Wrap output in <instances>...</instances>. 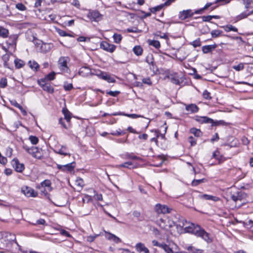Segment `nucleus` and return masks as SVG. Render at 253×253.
<instances>
[{"instance_id":"5fc2aeb1","label":"nucleus","mask_w":253,"mask_h":253,"mask_svg":"<svg viewBox=\"0 0 253 253\" xmlns=\"http://www.w3.org/2000/svg\"><path fill=\"white\" fill-rule=\"evenodd\" d=\"M29 140L33 144H36L39 141L38 138L35 136H30L29 137Z\"/></svg>"},{"instance_id":"de8ad7c7","label":"nucleus","mask_w":253,"mask_h":253,"mask_svg":"<svg viewBox=\"0 0 253 253\" xmlns=\"http://www.w3.org/2000/svg\"><path fill=\"white\" fill-rule=\"evenodd\" d=\"M232 68L237 71H240L244 69V64L240 63L237 65L233 66Z\"/></svg>"},{"instance_id":"a878e982","label":"nucleus","mask_w":253,"mask_h":253,"mask_svg":"<svg viewBox=\"0 0 253 253\" xmlns=\"http://www.w3.org/2000/svg\"><path fill=\"white\" fill-rule=\"evenodd\" d=\"M216 44L205 45L202 47V51L204 53H208L214 49L216 47Z\"/></svg>"},{"instance_id":"7c9ffc66","label":"nucleus","mask_w":253,"mask_h":253,"mask_svg":"<svg viewBox=\"0 0 253 253\" xmlns=\"http://www.w3.org/2000/svg\"><path fill=\"white\" fill-rule=\"evenodd\" d=\"M222 28L227 32L230 31L238 32V29L232 25H227L222 26Z\"/></svg>"},{"instance_id":"0eeeda50","label":"nucleus","mask_w":253,"mask_h":253,"mask_svg":"<svg viewBox=\"0 0 253 253\" xmlns=\"http://www.w3.org/2000/svg\"><path fill=\"white\" fill-rule=\"evenodd\" d=\"M21 191L27 197H36L38 196V193L34 189L28 186L22 187Z\"/></svg>"},{"instance_id":"a211bd4d","label":"nucleus","mask_w":253,"mask_h":253,"mask_svg":"<svg viewBox=\"0 0 253 253\" xmlns=\"http://www.w3.org/2000/svg\"><path fill=\"white\" fill-rule=\"evenodd\" d=\"M135 248L140 253H149V250L145 246L144 244L141 243L136 244Z\"/></svg>"},{"instance_id":"e2e57ef3","label":"nucleus","mask_w":253,"mask_h":253,"mask_svg":"<svg viewBox=\"0 0 253 253\" xmlns=\"http://www.w3.org/2000/svg\"><path fill=\"white\" fill-rule=\"evenodd\" d=\"M120 92L119 91H109L107 92V94H109L112 96H117Z\"/></svg>"},{"instance_id":"9b49d317","label":"nucleus","mask_w":253,"mask_h":253,"mask_svg":"<svg viewBox=\"0 0 253 253\" xmlns=\"http://www.w3.org/2000/svg\"><path fill=\"white\" fill-rule=\"evenodd\" d=\"M194 14H195V12H193L191 9L184 10L179 12L178 17L183 20L192 17Z\"/></svg>"},{"instance_id":"4468645a","label":"nucleus","mask_w":253,"mask_h":253,"mask_svg":"<svg viewBox=\"0 0 253 253\" xmlns=\"http://www.w3.org/2000/svg\"><path fill=\"white\" fill-rule=\"evenodd\" d=\"M37 188H46L48 191H51L52 188L51 187V182L50 180L45 179L42 181L40 185L36 186Z\"/></svg>"},{"instance_id":"4d7b16f0","label":"nucleus","mask_w":253,"mask_h":253,"mask_svg":"<svg viewBox=\"0 0 253 253\" xmlns=\"http://www.w3.org/2000/svg\"><path fill=\"white\" fill-rule=\"evenodd\" d=\"M73 88V86L72 84H64V88L66 91L71 90Z\"/></svg>"},{"instance_id":"f8f14e48","label":"nucleus","mask_w":253,"mask_h":253,"mask_svg":"<svg viewBox=\"0 0 253 253\" xmlns=\"http://www.w3.org/2000/svg\"><path fill=\"white\" fill-rule=\"evenodd\" d=\"M99 73H96V75L98 76L100 78L106 81L109 83H113L116 82L115 79L107 73L103 72L101 71H99Z\"/></svg>"},{"instance_id":"f03ea898","label":"nucleus","mask_w":253,"mask_h":253,"mask_svg":"<svg viewBox=\"0 0 253 253\" xmlns=\"http://www.w3.org/2000/svg\"><path fill=\"white\" fill-rule=\"evenodd\" d=\"M23 148L35 158L41 159L42 157V150L37 147H29L27 146H24Z\"/></svg>"},{"instance_id":"dca6fc26","label":"nucleus","mask_w":253,"mask_h":253,"mask_svg":"<svg viewBox=\"0 0 253 253\" xmlns=\"http://www.w3.org/2000/svg\"><path fill=\"white\" fill-rule=\"evenodd\" d=\"M195 120L196 121L200 123H209L213 124V123H214V121L212 119L206 116H196L195 117Z\"/></svg>"},{"instance_id":"473e14b6","label":"nucleus","mask_w":253,"mask_h":253,"mask_svg":"<svg viewBox=\"0 0 253 253\" xmlns=\"http://www.w3.org/2000/svg\"><path fill=\"white\" fill-rule=\"evenodd\" d=\"M8 30L2 27H0V37L5 38L8 36Z\"/></svg>"},{"instance_id":"2eb2a0df","label":"nucleus","mask_w":253,"mask_h":253,"mask_svg":"<svg viewBox=\"0 0 253 253\" xmlns=\"http://www.w3.org/2000/svg\"><path fill=\"white\" fill-rule=\"evenodd\" d=\"M157 223L161 228L166 230H169L172 227V223H170L169 221V225L166 224L165 221L162 218H160L159 220H158Z\"/></svg>"},{"instance_id":"052dcab7","label":"nucleus","mask_w":253,"mask_h":253,"mask_svg":"<svg viewBox=\"0 0 253 253\" xmlns=\"http://www.w3.org/2000/svg\"><path fill=\"white\" fill-rule=\"evenodd\" d=\"M203 96L206 99H210L211 98L210 96V93L207 90L203 92Z\"/></svg>"},{"instance_id":"f3484780","label":"nucleus","mask_w":253,"mask_h":253,"mask_svg":"<svg viewBox=\"0 0 253 253\" xmlns=\"http://www.w3.org/2000/svg\"><path fill=\"white\" fill-rule=\"evenodd\" d=\"M105 236L108 240H111L116 243H118L121 242V239L114 234L106 231H105Z\"/></svg>"},{"instance_id":"aec40b11","label":"nucleus","mask_w":253,"mask_h":253,"mask_svg":"<svg viewBox=\"0 0 253 253\" xmlns=\"http://www.w3.org/2000/svg\"><path fill=\"white\" fill-rule=\"evenodd\" d=\"M188 222L183 217H181L179 218L178 221L177 222H172V225H175L176 227H180V228L184 227L188 224Z\"/></svg>"},{"instance_id":"7ed1b4c3","label":"nucleus","mask_w":253,"mask_h":253,"mask_svg":"<svg viewBox=\"0 0 253 253\" xmlns=\"http://www.w3.org/2000/svg\"><path fill=\"white\" fill-rule=\"evenodd\" d=\"M69 61V58L67 57H61L58 61V67L60 71L63 73H68L69 71V67L67 66V63Z\"/></svg>"},{"instance_id":"c03bdc74","label":"nucleus","mask_w":253,"mask_h":253,"mask_svg":"<svg viewBox=\"0 0 253 253\" xmlns=\"http://www.w3.org/2000/svg\"><path fill=\"white\" fill-rule=\"evenodd\" d=\"M205 181H206V179L204 178H203L201 179H194L192 181L191 184L193 186H197L198 185L200 184V183H201L202 182H204Z\"/></svg>"},{"instance_id":"3c124183","label":"nucleus","mask_w":253,"mask_h":253,"mask_svg":"<svg viewBox=\"0 0 253 253\" xmlns=\"http://www.w3.org/2000/svg\"><path fill=\"white\" fill-rule=\"evenodd\" d=\"M222 32L220 30H212L211 32V35L212 38H216L219 36Z\"/></svg>"},{"instance_id":"680f3d73","label":"nucleus","mask_w":253,"mask_h":253,"mask_svg":"<svg viewBox=\"0 0 253 253\" xmlns=\"http://www.w3.org/2000/svg\"><path fill=\"white\" fill-rule=\"evenodd\" d=\"M58 33L59 35L62 37H65V36H69L71 37V35L69 34H67L66 32L63 30H58Z\"/></svg>"},{"instance_id":"69168bd1","label":"nucleus","mask_w":253,"mask_h":253,"mask_svg":"<svg viewBox=\"0 0 253 253\" xmlns=\"http://www.w3.org/2000/svg\"><path fill=\"white\" fill-rule=\"evenodd\" d=\"M202 19L204 22H210L211 20V15L203 16Z\"/></svg>"},{"instance_id":"49530a36","label":"nucleus","mask_w":253,"mask_h":253,"mask_svg":"<svg viewBox=\"0 0 253 253\" xmlns=\"http://www.w3.org/2000/svg\"><path fill=\"white\" fill-rule=\"evenodd\" d=\"M9 55L8 54H5L2 56V59L3 61V65L4 67H7L8 64L7 62L9 60Z\"/></svg>"},{"instance_id":"6ab92c4d","label":"nucleus","mask_w":253,"mask_h":253,"mask_svg":"<svg viewBox=\"0 0 253 253\" xmlns=\"http://www.w3.org/2000/svg\"><path fill=\"white\" fill-rule=\"evenodd\" d=\"M5 238L6 239L5 240L6 246L8 244H12L13 242L16 243L15 235L11 233H5Z\"/></svg>"},{"instance_id":"a18cd8bd","label":"nucleus","mask_w":253,"mask_h":253,"mask_svg":"<svg viewBox=\"0 0 253 253\" xmlns=\"http://www.w3.org/2000/svg\"><path fill=\"white\" fill-rule=\"evenodd\" d=\"M167 253H173L172 250L167 244H164L161 247Z\"/></svg>"},{"instance_id":"cd10ccee","label":"nucleus","mask_w":253,"mask_h":253,"mask_svg":"<svg viewBox=\"0 0 253 253\" xmlns=\"http://www.w3.org/2000/svg\"><path fill=\"white\" fill-rule=\"evenodd\" d=\"M146 62L149 64L151 67H150L151 69H154V62L153 55L150 54L147 55L146 58Z\"/></svg>"},{"instance_id":"0e129e2a","label":"nucleus","mask_w":253,"mask_h":253,"mask_svg":"<svg viewBox=\"0 0 253 253\" xmlns=\"http://www.w3.org/2000/svg\"><path fill=\"white\" fill-rule=\"evenodd\" d=\"M98 236V235H95L94 236H89L87 237V241L89 242H92Z\"/></svg>"},{"instance_id":"1a4fd4ad","label":"nucleus","mask_w":253,"mask_h":253,"mask_svg":"<svg viewBox=\"0 0 253 253\" xmlns=\"http://www.w3.org/2000/svg\"><path fill=\"white\" fill-rule=\"evenodd\" d=\"M11 165L15 170L18 172H22L25 169L24 165L22 163H20L17 158H14L12 160Z\"/></svg>"},{"instance_id":"338daca9","label":"nucleus","mask_w":253,"mask_h":253,"mask_svg":"<svg viewBox=\"0 0 253 253\" xmlns=\"http://www.w3.org/2000/svg\"><path fill=\"white\" fill-rule=\"evenodd\" d=\"M41 192L42 193V194L44 196H47L48 195V192H49L50 191H48V190H47V189L45 188H38Z\"/></svg>"},{"instance_id":"c85d7f7f","label":"nucleus","mask_w":253,"mask_h":253,"mask_svg":"<svg viewBox=\"0 0 253 253\" xmlns=\"http://www.w3.org/2000/svg\"><path fill=\"white\" fill-rule=\"evenodd\" d=\"M202 198H204L207 200H211L214 202L218 201L220 200L219 198L218 197L207 194H204L202 195Z\"/></svg>"},{"instance_id":"bf43d9fd","label":"nucleus","mask_w":253,"mask_h":253,"mask_svg":"<svg viewBox=\"0 0 253 253\" xmlns=\"http://www.w3.org/2000/svg\"><path fill=\"white\" fill-rule=\"evenodd\" d=\"M188 141L192 146L195 145L196 144V140L192 136L188 137Z\"/></svg>"},{"instance_id":"b1692460","label":"nucleus","mask_w":253,"mask_h":253,"mask_svg":"<svg viewBox=\"0 0 253 253\" xmlns=\"http://www.w3.org/2000/svg\"><path fill=\"white\" fill-rule=\"evenodd\" d=\"M79 73L80 75L83 76H87L88 75L92 74L90 68L87 67H82ZM92 74H94V73H92Z\"/></svg>"},{"instance_id":"4c0bfd02","label":"nucleus","mask_w":253,"mask_h":253,"mask_svg":"<svg viewBox=\"0 0 253 253\" xmlns=\"http://www.w3.org/2000/svg\"><path fill=\"white\" fill-rule=\"evenodd\" d=\"M55 76V72H52L48 74V75H47L43 79H45V82H46L47 81H52L54 79Z\"/></svg>"},{"instance_id":"e433bc0d","label":"nucleus","mask_w":253,"mask_h":253,"mask_svg":"<svg viewBox=\"0 0 253 253\" xmlns=\"http://www.w3.org/2000/svg\"><path fill=\"white\" fill-rule=\"evenodd\" d=\"M148 42H149V45H152L157 49L160 48L161 46L160 43L158 41H156V40L149 41Z\"/></svg>"},{"instance_id":"72a5a7b5","label":"nucleus","mask_w":253,"mask_h":253,"mask_svg":"<svg viewBox=\"0 0 253 253\" xmlns=\"http://www.w3.org/2000/svg\"><path fill=\"white\" fill-rule=\"evenodd\" d=\"M133 51L135 55L139 56L142 54L143 49L140 46H135L133 48Z\"/></svg>"},{"instance_id":"a19ab883","label":"nucleus","mask_w":253,"mask_h":253,"mask_svg":"<svg viewBox=\"0 0 253 253\" xmlns=\"http://www.w3.org/2000/svg\"><path fill=\"white\" fill-rule=\"evenodd\" d=\"M75 185L80 188H83L84 186V182L82 178L78 177L75 181Z\"/></svg>"},{"instance_id":"58836bf2","label":"nucleus","mask_w":253,"mask_h":253,"mask_svg":"<svg viewBox=\"0 0 253 253\" xmlns=\"http://www.w3.org/2000/svg\"><path fill=\"white\" fill-rule=\"evenodd\" d=\"M132 165V163L131 162H125L124 164L121 165H118L116 166V168H130L129 167Z\"/></svg>"},{"instance_id":"423d86ee","label":"nucleus","mask_w":253,"mask_h":253,"mask_svg":"<svg viewBox=\"0 0 253 253\" xmlns=\"http://www.w3.org/2000/svg\"><path fill=\"white\" fill-rule=\"evenodd\" d=\"M87 17L92 21L98 22L102 19L103 15L97 10H91L87 13Z\"/></svg>"},{"instance_id":"bb28decb","label":"nucleus","mask_w":253,"mask_h":253,"mask_svg":"<svg viewBox=\"0 0 253 253\" xmlns=\"http://www.w3.org/2000/svg\"><path fill=\"white\" fill-rule=\"evenodd\" d=\"M167 127H165V129L163 133H161L160 131V130L157 129H154V130H151V132H154L155 136L158 138L160 137L162 139H165V134L167 132Z\"/></svg>"},{"instance_id":"774afa93","label":"nucleus","mask_w":253,"mask_h":253,"mask_svg":"<svg viewBox=\"0 0 253 253\" xmlns=\"http://www.w3.org/2000/svg\"><path fill=\"white\" fill-rule=\"evenodd\" d=\"M10 101L11 105H12L14 107H15L17 108H20L21 105L19 103H18L15 100L13 99L12 100H10Z\"/></svg>"},{"instance_id":"09e8293b","label":"nucleus","mask_w":253,"mask_h":253,"mask_svg":"<svg viewBox=\"0 0 253 253\" xmlns=\"http://www.w3.org/2000/svg\"><path fill=\"white\" fill-rule=\"evenodd\" d=\"M7 85V81L6 78H2L0 80V87L5 88Z\"/></svg>"},{"instance_id":"412c9836","label":"nucleus","mask_w":253,"mask_h":253,"mask_svg":"<svg viewBox=\"0 0 253 253\" xmlns=\"http://www.w3.org/2000/svg\"><path fill=\"white\" fill-rule=\"evenodd\" d=\"M68 149L65 146H62L60 148L56 149L54 150L56 153L64 156H70V154L67 152Z\"/></svg>"},{"instance_id":"603ef678","label":"nucleus","mask_w":253,"mask_h":253,"mask_svg":"<svg viewBox=\"0 0 253 253\" xmlns=\"http://www.w3.org/2000/svg\"><path fill=\"white\" fill-rule=\"evenodd\" d=\"M126 132L124 131L121 130V129H119L115 131L112 132L111 134L113 135L120 136L125 134Z\"/></svg>"},{"instance_id":"9d476101","label":"nucleus","mask_w":253,"mask_h":253,"mask_svg":"<svg viewBox=\"0 0 253 253\" xmlns=\"http://www.w3.org/2000/svg\"><path fill=\"white\" fill-rule=\"evenodd\" d=\"M100 46L101 48L110 53L113 52L116 47L115 45L110 44L105 41L102 42L100 43Z\"/></svg>"},{"instance_id":"5701e85b","label":"nucleus","mask_w":253,"mask_h":253,"mask_svg":"<svg viewBox=\"0 0 253 253\" xmlns=\"http://www.w3.org/2000/svg\"><path fill=\"white\" fill-rule=\"evenodd\" d=\"M186 110L191 113H197L199 111L198 107L195 104H191L186 106Z\"/></svg>"},{"instance_id":"13d9d810","label":"nucleus","mask_w":253,"mask_h":253,"mask_svg":"<svg viewBox=\"0 0 253 253\" xmlns=\"http://www.w3.org/2000/svg\"><path fill=\"white\" fill-rule=\"evenodd\" d=\"M163 5L162 4L160 5H158L156 7H154L153 8H152L151 9V12H153V13H155L156 12L158 11H160L161 9H162V8L163 7Z\"/></svg>"},{"instance_id":"c756f323","label":"nucleus","mask_w":253,"mask_h":253,"mask_svg":"<svg viewBox=\"0 0 253 253\" xmlns=\"http://www.w3.org/2000/svg\"><path fill=\"white\" fill-rule=\"evenodd\" d=\"M28 64L29 67L32 69L34 70L35 71H37L39 69V65L38 63L34 60H33V61L30 60L28 62Z\"/></svg>"},{"instance_id":"39448f33","label":"nucleus","mask_w":253,"mask_h":253,"mask_svg":"<svg viewBox=\"0 0 253 253\" xmlns=\"http://www.w3.org/2000/svg\"><path fill=\"white\" fill-rule=\"evenodd\" d=\"M38 84L42 88V89L49 93L54 92V88L50 84L45 82V79H41L38 81Z\"/></svg>"},{"instance_id":"6e6552de","label":"nucleus","mask_w":253,"mask_h":253,"mask_svg":"<svg viewBox=\"0 0 253 253\" xmlns=\"http://www.w3.org/2000/svg\"><path fill=\"white\" fill-rule=\"evenodd\" d=\"M155 209L158 214H166L170 212L171 209L168 208V206L157 204L156 205Z\"/></svg>"},{"instance_id":"20e7f679","label":"nucleus","mask_w":253,"mask_h":253,"mask_svg":"<svg viewBox=\"0 0 253 253\" xmlns=\"http://www.w3.org/2000/svg\"><path fill=\"white\" fill-rule=\"evenodd\" d=\"M245 197L246 195L242 192H238L235 195H232L231 199L235 203L236 207L240 208L244 204L242 200Z\"/></svg>"},{"instance_id":"37998d69","label":"nucleus","mask_w":253,"mask_h":253,"mask_svg":"<svg viewBox=\"0 0 253 253\" xmlns=\"http://www.w3.org/2000/svg\"><path fill=\"white\" fill-rule=\"evenodd\" d=\"M191 133L193 134L195 136H200L201 135V131L200 129L195 128H192L190 129Z\"/></svg>"},{"instance_id":"f257e3e1","label":"nucleus","mask_w":253,"mask_h":253,"mask_svg":"<svg viewBox=\"0 0 253 253\" xmlns=\"http://www.w3.org/2000/svg\"><path fill=\"white\" fill-rule=\"evenodd\" d=\"M184 230L186 233H191L197 237H201L207 243H211L212 241L210 234L198 225L189 222L184 227Z\"/></svg>"},{"instance_id":"f704fd0d","label":"nucleus","mask_w":253,"mask_h":253,"mask_svg":"<svg viewBox=\"0 0 253 253\" xmlns=\"http://www.w3.org/2000/svg\"><path fill=\"white\" fill-rule=\"evenodd\" d=\"M14 64L16 68L17 69H19L23 67L25 64L24 62L23 61L18 59H16L14 60Z\"/></svg>"},{"instance_id":"4be33fe9","label":"nucleus","mask_w":253,"mask_h":253,"mask_svg":"<svg viewBox=\"0 0 253 253\" xmlns=\"http://www.w3.org/2000/svg\"><path fill=\"white\" fill-rule=\"evenodd\" d=\"M112 115H113V116L123 115V116H127V117L132 118V119H136L137 118H143V116H141L140 115H137L135 114H125V113H122V112L113 113L112 114Z\"/></svg>"},{"instance_id":"8fccbe9b","label":"nucleus","mask_w":253,"mask_h":253,"mask_svg":"<svg viewBox=\"0 0 253 253\" xmlns=\"http://www.w3.org/2000/svg\"><path fill=\"white\" fill-rule=\"evenodd\" d=\"M191 45H193L194 47H197L200 46L201 45L200 40L199 38L196 39V40L193 41L190 43Z\"/></svg>"},{"instance_id":"ddd939ff","label":"nucleus","mask_w":253,"mask_h":253,"mask_svg":"<svg viewBox=\"0 0 253 253\" xmlns=\"http://www.w3.org/2000/svg\"><path fill=\"white\" fill-rule=\"evenodd\" d=\"M75 167V163H71L65 165H57V169L62 171H71L74 169Z\"/></svg>"},{"instance_id":"2f4dec72","label":"nucleus","mask_w":253,"mask_h":253,"mask_svg":"<svg viewBox=\"0 0 253 253\" xmlns=\"http://www.w3.org/2000/svg\"><path fill=\"white\" fill-rule=\"evenodd\" d=\"M62 113L64 114L65 119L66 120L67 122H70L71 119L70 112L67 108H63L62 109Z\"/></svg>"},{"instance_id":"393cba45","label":"nucleus","mask_w":253,"mask_h":253,"mask_svg":"<svg viewBox=\"0 0 253 253\" xmlns=\"http://www.w3.org/2000/svg\"><path fill=\"white\" fill-rule=\"evenodd\" d=\"M253 13V10L251 11H244L236 16V21L241 20L243 19L247 18L248 16Z\"/></svg>"},{"instance_id":"ea45409f","label":"nucleus","mask_w":253,"mask_h":253,"mask_svg":"<svg viewBox=\"0 0 253 253\" xmlns=\"http://www.w3.org/2000/svg\"><path fill=\"white\" fill-rule=\"evenodd\" d=\"M212 4V3H207L206 4L205 6L203 7L202 8H201L199 10H197L195 11V14H201L202 12L204 10L207 9L208 8L210 7Z\"/></svg>"},{"instance_id":"c9c22d12","label":"nucleus","mask_w":253,"mask_h":253,"mask_svg":"<svg viewBox=\"0 0 253 253\" xmlns=\"http://www.w3.org/2000/svg\"><path fill=\"white\" fill-rule=\"evenodd\" d=\"M113 40L115 42L117 43H119L122 40V36L121 34H114L113 36Z\"/></svg>"},{"instance_id":"6e6d98bb","label":"nucleus","mask_w":253,"mask_h":253,"mask_svg":"<svg viewBox=\"0 0 253 253\" xmlns=\"http://www.w3.org/2000/svg\"><path fill=\"white\" fill-rule=\"evenodd\" d=\"M12 152H13V149L11 148L8 147L6 148L5 155L7 157H11V156L12 155Z\"/></svg>"},{"instance_id":"79ce46f5","label":"nucleus","mask_w":253,"mask_h":253,"mask_svg":"<svg viewBox=\"0 0 253 253\" xmlns=\"http://www.w3.org/2000/svg\"><path fill=\"white\" fill-rule=\"evenodd\" d=\"M229 123L224 122L223 120H219L217 121H214L213 124H211L212 126H228Z\"/></svg>"},{"instance_id":"864d4df0","label":"nucleus","mask_w":253,"mask_h":253,"mask_svg":"<svg viewBox=\"0 0 253 253\" xmlns=\"http://www.w3.org/2000/svg\"><path fill=\"white\" fill-rule=\"evenodd\" d=\"M16 8L20 11H24L26 9V7L22 3H18L16 4Z\"/></svg>"}]
</instances>
